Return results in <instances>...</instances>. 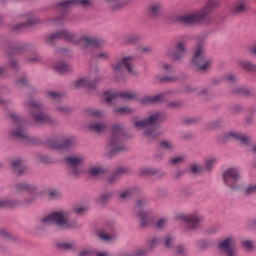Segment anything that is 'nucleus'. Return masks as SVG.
Here are the masks:
<instances>
[{
  "instance_id": "obj_1",
  "label": "nucleus",
  "mask_w": 256,
  "mask_h": 256,
  "mask_svg": "<svg viewBox=\"0 0 256 256\" xmlns=\"http://www.w3.org/2000/svg\"><path fill=\"white\" fill-rule=\"evenodd\" d=\"M44 39L50 46H54L57 40L62 39L75 45L82 44L86 51H92L101 47V42L97 38H79L77 34L69 32V30H61L60 32H55V34H47Z\"/></svg>"
},
{
  "instance_id": "obj_2",
  "label": "nucleus",
  "mask_w": 256,
  "mask_h": 256,
  "mask_svg": "<svg viewBox=\"0 0 256 256\" xmlns=\"http://www.w3.org/2000/svg\"><path fill=\"white\" fill-rule=\"evenodd\" d=\"M221 4L220 0H208L205 6L192 14L177 15L173 21H177L183 24L199 23L206 19L214 10H216Z\"/></svg>"
},
{
  "instance_id": "obj_3",
  "label": "nucleus",
  "mask_w": 256,
  "mask_h": 256,
  "mask_svg": "<svg viewBox=\"0 0 256 256\" xmlns=\"http://www.w3.org/2000/svg\"><path fill=\"white\" fill-rule=\"evenodd\" d=\"M164 119V114L161 112H155L150 115V118H146L145 120H139L135 122V127L137 129L147 128L146 132H144V136L148 138V140H154L161 135V132L158 128H155L154 125L161 120Z\"/></svg>"
},
{
  "instance_id": "obj_4",
  "label": "nucleus",
  "mask_w": 256,
  "mask_h": 256,
  "mask_svg": "<svg viewBox=\"0 0 256 256\" xmlns=\"http://www.w3.org/2000/svg\"><path fill=\"white\" fill-rule=\"evenodd\" d=\"M42 223L44 225L56 224L62 229H74L77 227V223L75 221H70L69 212H65L64 210L60 212H53L49 216L45 217L42 220Z\"/></svg>"
},
{
  "instance_id": "obj_5",
  "label": "nucleus",
  "mask_w": 256,
  "mask_h": 256,
  "mask_svg": "<svg viewBox=\"0 0 256 256\" xmlns=\"http://www.w3.org/2000/svg\"><path fill=\"white\" fill-rule=\"evenodd\" d=\"M29 111L31 116L34 118L35 122L40 124H51L54 125L56 120L51 118L48 114L43 111V106L39 102L35 100H30L29 104Z\"/></svg>"
},
{
  "instance_id": "obj_6",
  "label": "nucleus",
  "mask_w": 256,
  "mask_h": 256,
  "mask_svg": "<svg viewBox=\"0 0 256 256\" xmlns=\"http://www.w3.org/2000/svg\"><path fill=\"white\" fill-rule=\"evenodd\" d=\"M86 157L84 155H71L65 157V163L68 167L70 173L74 177H80L85 173L84 169V163H85Z\"/></svg>"
},
{
  "instance_id": "obj_7",
  "label": "nucleus",
  "mask_w": 256,
  "mask_h": 256,
  "mask_svg": "<svg viewBox=\"0 0 256 256\" xmlns=\"http://www.w3.org/2000/svg\"><path fill=\"white\" fill-rule=\"evenodd\" d=\"M122 134L123 131L120 124H114V126L112 127V135L108 146L109 157H113L115 154L126 150L124 146H119Z\"/></svg>"
},
{
  "instance_id": "obj_8",
  "label": "nucleus",
  "mask_w": 256,
  "mask_h": 256,
  "mask_svg": "<svg viewBox=\"0 0 256 256\" xmlns=\"http://www.w3.org/2000/svg\"><path fill=\"white\" fill-rule=\"evenodd\" d=\"M192 63L201 71H206L211 67L213 60L206 57L203 43L198 44L192 58Z\"/></svg>"
},
{
  "instance_id": "obj_9",
  "label": "nucleus",
  "mask_w": 256,
  "mask_h": 256,
  "mask_svg": "<svg viewBox=\"0 0 256 256\" xmlns=\"http://www.w3.org/2000/svg\"><path fill=\"white\" fill-rule=\"evenodd\" d=\"M223 180L225 185L232 191H237L242 188V185L239 184V181L241 180V172L239 168H228L223 174Z\"/></svg>"
},
{
  "instance_id": "obj_10",
  "label": "nucleus",
  "mask_w": 256,
  "mask_h": 256,
  "mask_svg": "<svg viewBox=\"0 0 256 256\" xmlns=\"http://www.w3.org/2000/svg\"><path fill=\"white\" fill-rule=\"evenodd\" d=\"M10 119L12 120L15 130H12L10 133L11 138L14 139H28V135L23 127V122L21 116L15 112L10 113Z\"/></svg>"
},
{
  "instance_id": "obj_11",
  "label": "nucleus",
  "mask_w": 256,
  "mask_h": 256,
  "mask_svg": "<svg viewBox=\"0 0 256 256\" xmlns=\"http://www.w3.org/2000/svg\"><path fill=\"white\" fill-rule=\"evenodd\" d=\"M16 190L19 193H23V195L26 197L24 199L25 204H30L36 199V188L33 185H30L26 182H21L16 184Z\"/></svg>"
},
{
  "instance_id": "obj_12",
  "label": "nucleus",
  "mask_w": 256,
  "mask_h": 256,
  "mask_svg": "<svg viewBox=\"0 0 256 256\" xmlns=\"http://www.w3.org/2000/svg\"><path fill=\"white\" fill-rule=\"evenodd\" d=\"M236 243V238L228 237L219 243L218 248L220 249V251H222L224 255L239 256L235 249Z\"/></svg>"
},
{
  "instance_id": "obj_13",
  "label": "nucleus",
  "mask_w": 256,
  "mask_h": 256,
  "mask_svg": "<svg viewBox=\"0 0 256 256\" xmlns=\"http://www.w3.org/2000/svg\"><path fill=\"white\" fill-rule=\"evenodd\" d=\"M134 62V57H124L121 61L114 65V70L119 73H122V71L126 69L130 75H136L137 72L134 68Z\"/></svg>"
},
{
  "instance_id": "obj_14",
  "label": "nucleus",
  "mask_w": 256,
  "mask_h": 256,
  "mask_svg": "<svg viewBox=\"0 0 256 256\" xmlns=\"http://www.w3.org/2000/svg\"><path fill=\"white\" fill-rule=\"evenodd\" d=\"M75 144L73 138H54L47 141L48 147L56 150H63L72 147Z\"/></svg>"
},
{
  "instance_id": "obj_15",
  "label": "nucleus",
  "mask_w": 256,
  "mask_h": 256,
  "mask_svg": "<svg viewBox=\"0 0 256 256\" xmlns=\"http://www.w3.org/2000/svg\"><path fill=\"white\" fill-rule=\"evenodd\" d=\"M148 204V200L143 198L138 200L137 202V206H136V210L138 211V217L140 218L141 222H142V226H147L150 224L151 222V212H144V210H140L143 207H145Z\"/></svg>"
},
{
  "instance_id": "obj_16",
  "label": "nucleus",
  "mask_w": 256,
  "mask_h": 256,
  "mask_svg": "<svg viewBox=\"0 0 256 256\" xmlns=\"http://www.w3.org/2000/svg\"><path fill=\"white\" fill-rule=\"evenodd\" d=\"M106 102L108 105L116 103L119 99L131 100L135 98L134 93L122 92V93H110L109 91L104 92Z\"/></svg>"
},
{
  "instance_id": "obj_17",
  "label": "nucleus",
  "mask_w": 256,
  "mask_h": 256,
  "mask_svg": "<svg viewBox=\"0 0 256 256\" xmlns=\"http://www.w3.org/2000/svg\"><path fill=\"white\" fill-rule=\"evenodd\" d=\"M72 5L79 6L81 5L82 7H92L93 2L92 0H65L60 3H58V9L62 11H67L70 9Z\"/></svg>"
},
{
  "instance_id": "obj_18",
  "label": "nucleus",
  "mask_w": 256,
  "mask_h": 256,
  "mask_svg": "<svg viewBox=\"0 0 256 256\" xmlns=\"http://www.w3.org/2000/svg\"><path fill=\"white\" fill-rule=\"evenodd\" d=\"M186 54V44L185 42L177 43L175 49L168 48L165 52L166 56H169L172 59L180 60Z\"/></svg>"
},
{
  "instance_id": "obj_19",
  "label": "nucleus",
  "mask_w": 256,
  "mask_h": 256,
  "mask_svg": "<svg viewBox=\"0 0 256 256\" xmlns=\"http://www.w3.org/2000/svg\"><path fill=\"white\" fill-rule=\"evenodd\" d=\"M101 80V78H95V80L91 81L89 78H80L73 82V86L75 89H81L87 87L88 89H96L97 83Z\"/></svg>"
},
{
  "instance_id": "obj_20",
  "label": "nucleus",
  "mask_w": 256,
  "mask_h": 256,
  "mask_svg": "<svg viewBox=\"0 0 256 256\" xmlns=\"http://www.w3.org/2000/svg\"><path fill=\"white\" fill-rule=\"evenodd\" d=\"M181 219L187 223L189 228L194 229L204 218L196 212L195 214L183 215Z\"/></svg>"
},
{
  "instance_id": "obj_21",
  "label": "nucleus",
  "mask_w": 256,
  "mask_h": 256,
  "mask_svg": "<svg viewBox=\"0 0 256 256\" xmlns=\"http://www.w3.org/2000/svg\"><path fill=\"white\" fill-rule=\"evenodd\" d=\"M164 93H160L154 96H144V98L141 99L142 105H149V104H156L160 103L164 100Z\"/></svg>"
},
{
  "instance_id": "obj_22",
  "label": "nucleus",
  "mask_w": 256,
  "mask_h": 256,
  "mask_svg": "<svg viewBox=\"0 0 256 256\" xmlns=\"http://www.w3.org/2000/svg\"><path fill=\"white\" fill-rule=\"evenodd\" d=\"M88 129L97 134H103L107 131V124L105 122H90Z\"/></svg>"
},
{
  "instance_id": "obj_23",
  "label": "nucleus",
  "mask_w": 256,
  "mask_h": 256,
  "mask_svg": "<svg viewBox=\"0 0 256 256\" xmlns=\"http://www.w3.org/2000/svg\"><path fill=\"white\" fill-rule=\"evenodd\" d=\"M248 1L247 0H240L234 3L232 6V14H242L247 10Z\"/></svg>"
},
{
  "instance_id": "obj_24",
  "label": "nucleus",
  "mask_w": 256,
  "mask_h": 256,
  "mask_svg": "<svg viewBox=\"0 0 256 256\" xmlns=\"http://www.w3.org/2000/svg\"><path fill=\"white\" fill-rule=\"evenodd\" d=\"M26 22L25 23H20L16 26H14L15 31H19L27 26L35 25L39 23V19L36 17H31L30 15H26Z\"/></svg>"
},
{
  "instance_id": "obj_25",
  "label": "nucleus",
  "mask_w": 256,
  "mask_h": 256,
  "mask_svg": "<svg viewBox=\"0 0 256 256\" xmlns=\"http://www.w3.org/2000/svg\"><path fill=\"white\" fill-rule=\"evenodd\" d=\"M228 137L229 138H234V139L240 141V143H242L243 145H246V146L250 145V143L252 142L251 138H249L245 135H242L240 133H230L228 135Z\"/></svg>"
},
{
  "instance_id": "obj_26",
  "label": "nucleus",
  "mask_w": 256,
  "mask_h": 256,
  "mask_svg": "<svg viewBox=\"0 0 256 256\" xmlns=\"http://www.w3.org/2000/svg\"><path fill=\"white\" fill-rule=\"evenodd\" d=\"M12 168L14 169V172L18 175L23 174L26 171V167L23 165V162L21 159L13 160L11 162Z\"/></svg>"
},
{
  "instance_id": "obj_27",
  "label": "nucleus",
  "mask_w": 256,
  "mask_h": 256,
  "mask_svg": "<svg viewBox=\"0 0 256 256\" xmlns=\"http://www.w3.org/2000/svg\"><path fill=\"white\" fill-rule=\"evenodd\" d=\"M19 204H21V201L11 200V199H1L0 200V209L14 208V207L19 206Z\"/></svg>"
},
{
  "instance_id": "obj_28",
  "label": "nucleus",
  "mask_w": 256,
  "mask_h": 256,
  "mask_svg": "<svg viewBox=\"0 0 256 256\" xmlns=\"http://www.w3.org/2000/svg\"><path fill=\"white\" fill-rule=\"evenodd\" d=\"M238 65L248 73H256V65L247 60H241Z\"/></svg>"
},
{
  "instance_id": "obj_29",
  "label": "nucleus",
  "mask_w": 256,
  "mask_h": 256,
  "mask_svg": "<svg viewBox=\"0 0 256 256\" xmlns=\"http://www.w3.org/2000/svg\"><path fill=\"white\" fill-rule=\"evenodd\" d=\"M162 12V5L161 4H152L148 7V15L152 18L158 17Z\"/></svg>"
},
{
  "instance_id": "obj_30",
  "label": "nucleus",
  "mask_w": 256,
  "mask_h": 256,
  "mask_svg": "<svg viewBox=\"0 0 256 256\" xmlns=\"http://www.w3.org/2000/svg\"><path fill=\"white\" fill-rule=\"evenodd\" d=\"M107 173V170L103 166H93L89 170L91 177H101Z\"/></svg>"
},
{
  "instance_id": "obj_31",
  "label": "nucleus",
  "mask_w": 256,
  "mask_h": 256,
  "mask_svg": "<svg viewBox=\"0 0 256 256\" xmlns=\"http://www.w3.org/2000/svg\"><path fill=\"white\" fill-rule=\"evenodd\" d=\"M106 3L111 10L120 9L124 5V0H106Z\"/></svg>"
},
{
  "instance_id": "obj_32",
  "label": "nucleus",
  "mask_w": 256,
  "mask_h": 256,
  "mask_svg": "<svg viewBox=\"0 0 256 256\" xmlns=\"http://www.w3.org/2000/svg\"><path fill=\"white\" fill-rule=\"evenodd\" d=\"M159 149L172 151L173 149H175V144L169 140H164L160 142Z\"/></svg>"
},
{
  "instance_id": "obj_33",
  "label": "nucleus",
  "mask_w": 256,
  "mask_h": 256,
  "mask_svg": "<svg viewBox=\"0 0 256 256\" xmlns=\"http://www.w3.org/2000/svg\"><path fill=\"white\" fill-rule=\"evenodd\" d=\"M55 69L58 73H68L71 70V67L63 62L56 63Z\"/></svg>"
},
{
  "instance_id": "obj_34",
  "label": "nucleus",
  "mask_w": 256,
  "mask_h": 256,
  "mask_svg": "<svg viewBox=\"0 0 256 256\" xmlns=\"http://www.w3.org/2000/svg\"><path fill=\"white\" fill-rule=\"evenodd\" d=\"M140 40V36L139 34H128L125 38H124V42L128 43V44H135Z\"/></svg>"
},
{
  "instance_id": "obj_35",
  "label": "nucleus",
  "mask_w": 256,
  "mask_h": 256,
  "mask_svg": "<svg viewBox=\"0 0 256 256\" xmlns=\"http://www.w3.org/2000/svg\"><path fill=\"white\" fill-rule=\"evenodd\" d=\"M175 243H176V237H175V235H173V234H168L167 237H166V239H165V243H164L165 247H166V248H173L174 245H175Z\"/></svg>"
},
{
  "instance_id": "obj_36",
  "label": "nucleus",
  "mask_w": 256,
  "mask_h": 256,
  "mask_svg": "<svg viewBox=\"0 0 256 256\" xmlns=\"http://www.w3.org/2000/svg\"><path fill=\"white\" fill-rule=\"evenodd\" d=\"M89 115L95 118L103 119L106 116L105 111L99 109H90Z\"/></svg>"
},
{
  "instance_id": "obj_37",
  "label": "nucleus",
  "mask_w": 256,
  "mask_h": 256,
  "mask_svg": "<svg viewBox=\"0 0 256 256\" xmlns=\"http://www.w3.org/2000/svg\"><path fill=\"white\" fill-rule=\"evenodd\" d=\"M188 253L189 250L185 245H178L175 249V255L177 256H187Z\"/></svg>"
},
{
  "instance_id": "obj_38",
  "label": "nucleus",
  "mask_w": 256,
  "mask_h": 256,
  "mask_svg": "<svg viewBox=\"0 0 256 256\" xmlns=\"http://www.w3.org/2000/svg\"><path fill=\"white\" fill-rule=\"evenodd\" d=\"M133 112V109L130 107H119L114 110V113L120 115H129Z\"/></svg>"
},
{
  "instance_id": "obj_39",
  "label": "nucleus",
  "mask_w": 256,
  "mask_h": 256,
  "mask_svg": "<svg viewBox=\"0 0 256 256\" xmlns=\"http://www.w3.org/2000/svg\"><path fill=\"white\" fill-rule=\"evenodd\" d=\"M217 161L218 160L216 157H210V158L206 159L205 165H206L207 171H211V169H213L214 165H216Z\"/></svg>"
},
{
  "instance_id": "obj_40",
  "label": "nucleus",
  "mask_w": 256,
  "mask_h": 256,
  "mask_svg": "<svg viewBox=\"0 0 256 256\" xmlns=\"http://www.w3.org/2000/svg\"><path fill=\"white\" fill-rule=\"evenodd\" d=\"M74 244L71 242H60L58 243V249H61L62 251H68L70 249H73Z\"/></svg>"
},
{
  "instance_id": "obj_41",
  "label": "nucleus",
  "mask_w": 256,
  "mask_h": 256,
  "mask_svg": "<svg viewBox=\"0 0 256 256\" xmlns=\"http://www.w3.org/2000/svg\"><path fill=\"white\" fill-rule=\"evenodd\" d=\"M190 171L193 174H201L203 172V166L197 163L191 164Z\"/></svg>"
},
{
  "instance_id": "obj_42",
  "label": "nucleus",
  "mask_w": 256,
  "mask_h": 256,
  "mask_svg": "<svg viewBox=\"0 0 256 256\" xmlns=\"http://www.w3.org/2000/svg\"><path fill=\"white\" fill-rule=\"evenodd\" d=\"M186 160V156L181 155L170 159L171 165H180L181 163H184Z\"/></svg>"
},
{
  "instance_id": "obj_43",
  "label": "nucleus",
  "mask_w": 256,
  "mask_h": 256,
  "mask_svg": "<svg viewBox=\"0 0 256 256\" xmlns=\"http://www.w3.org/2000/svg\"><path fill=\"white\" fill-rule=\"evenodd\" d=\"M109 56H110L109 52L102 51L94 55V58L99 60H108Z\"/></svg>"
},
{
  "instance_id": "obj_44",
  "label": "nucleus",
  "mask_w": 256,
  "mask_h": 256,
  "mask_svg": "<svg viewBox=\"0 0 256 256\" xmlns=\"http://www.w3.org/2000/svg\"><path fill=\"white\" fill-rule=\"evenodd\" d=\"M242 247L245 248L247 251H253L255 246L252 241L245 240L242 242Z\"/></svg>"
},
{
  "instance_id": "obj_45",
  "label": "nucleus",
  "mask_w": 256,
  "mask_h": 256,
  "mask_svg": "<svg viewBox=\"0 0 256 256\" xmlns=\"http://www.w3.org/2000/svg\"><path fill=\"white\" fill-rule=\"evenodd\" d=\"M126 173V170L124 168H119L116 173L115 176L109 179V183H113L115 179H117L120 175Z\"/></svg>"
},
{
  "instance_id": "obj_46",
  "label": "nucleus",
  "mask_w": 256,
  "mask_h": 256,
  "mask_svg": "<svg viewBox=\"0 0 256 256\" xmlns=\"http://www.w3.org/2000/svg\"><path fill=\"white\" fill-rule=\"evenodd\" d=\"M98 236H99V238H101L104 241H110L113 239V236L105 233V231L99 232Z\"/></svg>"
},
{
  "instance_id": "obj_47",
  "label": "nucleus",
  "mask_w": 256,
  "mask_h": 256,
  "mask_svg": "<svg viewBox=\"0 0 256 256\" xmlns=\"http://www.w3.org/2000/svg\"><path fill=\"white\" fill-rule=\"evenodd\" d=\"M168 224V219L167 218H161L159 219L156 227L159 229H163L164 227H166Z\"/></svg>"
},
{
  "instance_id": "obj_48",
  "label": "nucleus",
  "mask_w": 256,
  "mask_h": 256,
  "mask_svg": "<svg viewBox=\"0 0 256 256\" xmlns=\"http://www.w3.org/2000/svg\"><path fill=\"white\" fill-rule=\"evenodd\" d=\"M256 193V185H249L246 189H245V194L247 195H252Z\"/></svg>"
},
{
  "instance_id": "obj_49",
  "label": "nucleus",
  "mask_w": 256,
  "mask_h": 256,
  "mask_svg": "<svg viewBox=\"0 0 256 256\" xmlns=\"http://www.w3.org/2000/svg\"><path fill=\"white\" fill-rule=\"evenodd\" d=\"M63 23V16H58L54 18L51 22L52 25L59 26Z\"/></svg>"
},
{
  "instance_id": "obj_50",
  "label": "nucleus",
  "mask_w": 256,
  "mask_h": 256,
  "mask_svg": "<svg viewBox=\"0 0 256 256\" xmlns=\"http://www.w3.org/2000/svg\"><path fill=\"white\" fill-rule=\"evenodd\" d=\"M109 198H110V194L109 193H103V194L100 195L98 201L100 203H105V202H107V200H109Z\"/></svg>"
},
{
  "instance_id": "obj_51",
  "label": "nucleus",
  "mask_w": 256,
  "mask_h": 256,
  "mask_svg": "<svg viewBox=\"0 0 256 256\" xmlns=\"http://www.w3.org/2000/svg\"><path fill=\"white\" fill-rule=\"evenodd\" d=\"M133 194V190H126L121 193L120 197L122 200L129 198Z\"/></svg>"
},
{
  "instance_id": "obj_52",
  "label": "nucleus",
  "mask_w": 256,
  "mask_h": 256,
  "mask_svg": "<svg viewBox=\"0 0 256 256\" xmlns=\"http://www.w3.org/2000/svg\"><path fill=\"white\" fill-rule=\"evenodd\" d=\"M49 97H51L53 100H59L61 98V94L55 91H50Z\"/></svg>"
},
{
  "instance_id": "obj_53",
  "label": "nucleus",
  "mask_w": 256,
  "mask_h": 256,
  "mask_svg": "<svg viewBox=\"0 0 256 256\" xmlns=\"http://www.w3.org/2000/svg\"><path fill=\"white\" fill-rule=\"evenodd\" d=\"M49 197L51 199H57V198L60 197V193L57 190H51L50 193H49Z\"/></svg>"
},
{
  "instance_id": "obj_54",
  "label": "nucleus",
  "mask_w": 256,
  "mask_h": 256,
  "mask_svg": "<svg viewBox=\"0 0 256 256\" xmlns=\"http://www.w3.org/2000/svg\"><path fill=\"white\" fill-rule=\"evenodd\" d=\"M74 212L77 215H83L86 212V208H84L83 206H79L78 208H74Z\"/></svg>"
},
{
  "instance_id": "obj_55",
  "label": "nucleus",
  "mask_w": 256,
  "mask_h": 256,
  "mask_svg": "<svg viewBox=\"0 0 256 256\" xmlns=\"http://www.w3.org/2000/svg\"><path fill=\"white\" fill-rule=\"evenodd\" d=\"M182 105L181 101H172L168 104L169 107L171 108H178Z\"/></svg>"
},
{
  "instance_id": "obj_56",
  "label": "nucleus",
  "mask_w": 256,
  "mask_h": 256,
  "mask_svg": "<svg viewBox=\"0 0 256 256\" xmlns=\"http://www.w3.org/2000/svg\"><path fill=\"white\" fill-rule=\"evenodd\" d=\"M159 243H160V240L157 238H154V239H152V241H150V243L148 244V247H150V249H152Z\"/></svg>"
},
{
  "instance_id": "obj_57",
  "label": "nucleus",
  "mask_w": 256,
  "mask_h": 256,
  "mask_svg": "<svg viewBox=\"0 0 256 256\" xmlns=\"http://www.w3.org/2000/svg\"><path fill=\"white\" fill-rule=\"evenodd\" d=\"M142 174H144V175H154L155 170L150 169V168H144L143 171H142Z\"/></svg>"
},
{
  "instance_id": "obj_58",
  "label": "nucleus",
  "mask_w": 256,
  "mask_h": 256,
  "mask_svg": "<svg viewBox=\"0 0 256 256\" xmlns=\"http://www.w3.org/2000/svg\"><path fill=\"white\" fill-rule=\"evenodd\" d=\"M238 94L248 96L250 94V90L245 88H238Z\"/></svg>"
},
{
  "instance_id": "obj_59",
  "label": "nucleus",
  "mask_w": 256,
  "mask_h": 256,
  "mask_svg": "<svg viewBox=\"0 0 256 256\" xmlns=\"http://www.w3.org/2000/svg\"><path fill=\"white\" fill-rule=\"evenodd\" d=\"M17 85L20 87L27 86V79L25 77L19 79L17 81Z\"/></svg>"
},
{
  "instance_id": "obj_60",
  "label": "nucleus",
  "mask_w": 256,
  "mask_h": 256,
  "mask_svg": "<svg viewBox=\"0 0 256 256\" xmlns=\"http://www.w3.org/2000/svg\"><path fill=\"white\" fill-rule=\"evenodd\" d=\"M7 73H8V67L0 68V77H6Z\"/></svg>"
},
{
  "instance_id": "obj_61",
  "label": "nucleus",
  "mask_w": 256,
  "mask_h": 256,
  "mask_svg": "<svg viewBox=\"0 0 256 256\" xmlns=\"http://www.w3.org/2000/svg\"><path fill=\"white\" fill-rule=\"evenodd\" d=\"M174 81H176V78L174 77H166L160 80V82H174Z\"/></svg>"
},
{
  "instance_id": "obj_62",
  "label": "nucleus",
  "mask_w": 256,
  "mask_h": 256,
  "mask_svg": "<svg viewBox=\"0 0 256 256\" xmlns=\"http://www.w3.org/2000/svg\"><path fill=\"white\" fill-rule=\"evenodd\" d=\"M58 111H60L62 113H68L70 111V109L66 106H61V107H58Z\"/></svg>"
},
{
  "instance_id": "obj_63",
  "label": "nucleus",
  "mask_w": 256,
  "mask_h": 256,
  "mask_svg": "<svg viewBox=\"0 0 256 256\" xmlns=\"http://www.w3.org/2000/svg\"><path fill=\"white\" fill-rule=\"evenodd\" d=\"M89 255H91V251L90 250H82L79 253V256H89Z\"/></svg>"
},
{
  "instance_id": "obj_64",
  "label": "nucleus",
  "mask_w": 256,
  "mask_h": 256,
  "mask_svg": "<svg viewBox=\"0 0 256 256\" xmlns=\"http://www.w3.org/2000/svg\"><path fill=\"white\" fill-rule=\"evenodd\" d=\"M141 51L144 53H149L152 51V48L149 46H146V47L141 48Z\"/></svg>"
}]
</instances>
